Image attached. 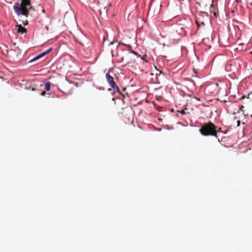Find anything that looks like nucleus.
Listing matches in <instances>:
<instances>
[{
  "instance_id": "nucleus-12",
  "label": "nucleus",
  "mask_w": 252,
  "mask_h": 252,
  "mask_svg": "<svg viewBox=\"0 0 252 252\" xmlns=\"http://www.w3.org/2000/svg\"><path fill=\"white\" fill-rule=\"evenodd\" d=\"M46 94V92L45 91H43L41 93V95H43V96H44Z\"/></svg>"
},
{
  "instance_id": "nucleus-19",
  "label": "nucleus",
  "mask_w": 252,
  "mask_h": 252,
  "mask_svg": "<svg viewBox=\"0 0 252 252\" xmlns=\"http://www.w3.org/2000/svg\"><path fill=\"white\" fill-rule=\"evenodd\" d=\"M237 123H238V126H239L240 125V121H238L237 122Z\"/></svg>"
},
{
  "instance_id": "nucleus-7",
  "label": "nucleus",
  "mask_w": 252,
  "mask_h": 252,
  "mask_svg": "<svg viewBox=\"0 0 252 252\" xmlns=\"http://www.w3.org/2000/svg\"><path fill=\"white\" fill-rule=\"evenodd\" d=\"M196 23L198 27H200L201 25H203V26L205 25L204 22H203V21L201 22V21H199V18H196Z\"/></svg>"
},
{
  "instance_id": "nucleus-20",
  "label": "nucleus",
  "mask_w": 252,
  "mask_h": 252,
  "mask_svg": "<svg viewBox=\"0 0 252 252\" xmlns=\"http://www.w3.org/2000/svg\"><path fill=\"white\" fill-rule=\"evenodd\" d=\"M45 29H46V30H48V27H45Z\"/></svg>"
},
{
  "instance_id": "nucleus-3",
  "label": "nucleus",
  "mask_w": 252,
  "mask_h": 252,
  "mask_svg": "<svg viewBox=\"0 0 252 252\" xmlns=\"http://www.w3.org/2000/svg\"><path fill=\"white\" fill-rule=\"evenodd\" d=\"M106 77L107 79V81L109 85L111 86L113 89L116 90L118 92H120L119 88L116 84L115 82L114 81V78L112 76L110 75L108 72H107L106 74Z\"/></svg>"
},
{
  "instance_id": "nucleus-22",
  "label": "nucleus",
  "mask_w": 252,
  "mask_h": 252,
  "mask_svg": "<svg viewBox=\"0 0 252 252\" xmlns=\"http://www.w3.org/2000/svg\"><path fill=\"white\" fill-rule=\"evenodd\" d=\"M32 91H34V89L33 88L32 89Z\"/></svg>"
},
{
  "instance_id": "nucleus-9",
  "label": "nucleus",
  "mask_w": 252,
  "mask_h": 252,
  "mask_svg": "<svg viewBox=\"0 0 252 252\" xmlns=\"http://www.w3.org/2000/svg\"><path fill=\"white\" fill-rule=\"evenodd\" d=\"M210 11L211 12H213V11H215V7L213 4L211 5V6L210 7Z\"/></svg>"
},
{
  "instance_id": "nucleus-21",
  "label": "nucleus",
  "mask_w": 252,
  "mask_h": 252,
  "mask_svg": "<svg viewBox=\"0 0 252 252\" xmlns=\"http://www.w3.org/2000/svg\"><path fill=\"white\" fill-rule=\"evenodd\" d=\"M236 1L238 2L239 1V0H236Z\"/></svg>"
},
{
  "instance_id": "nucleus-4",
  "label": "nucleus",
  "mask_w": 252,
  "mask_h": 252,
  "mask_svg": "<svg viewBox=\"0 0 252 252\" xmlns=\"http://www.w3.org/2000/svg\"><path fill=\"white\" fill-rule=\"evenodd\" d=\"M52 51V48H50L48 49V50H46L44 52L41 53L40 55H37V56L35 57L33 59H32V60H31L30 61V62H35V61L38 60L41 58L45 56L47 54L50 53Z\"/></svg>"
},
{
  "instance_id": "nucleus-1",
  "label": "nucleus",
  "mask_w": 252,
  "mask_h": 252,
  "mask_svg": "<svg viewBox=\"0 0 252 252\" xmlns=\"http://www.w3.org/2000/svg\"><path fill=\"white\" fill-rule=\"evenodd\" d=\"M199 131L203 136H214L218 138L217 127L210 121L207 123H204Z\"/></svg>"
},
{
  "instance_id": "nucleus-17",
  "label": "nucleus",
  "mask_w": 252,
  "mask_h": 252,
  "mask_svg": "<svg viewBox=\"0 0 252 252\" xmlns=\"http://www.w3.org/2000/svg\"><path fill=\"white\" fill-rule=\"evenodd\" d=\"M245 98V95H243V96H241V97H240V99H244Z\"/></svg>"
},
{
  "instance_id": "nucleus-18",
  "label": "nucleus",
  "mask_w": 252,
  "mask_h": 252,
  "mask_svg": "<svg viewBox=\"0 0 252 252\" xmlns=\"http://www.w3.org/2000/svg\"><path fill=\"white\" fill-rule=\"evenodd\" d=\"M131 52L133 53V54H136V52L133 51H132Z\"/></svg>"
},
{
  "instance_id": "nucleus-8",
  "label": "nucleus",
  "mask_w": 252,
  "mask_h": 252,
  "mask_svg": "<svg viewBox=\"0 0 252 252\" xmlns=\"http://www.w3.org/2000/svg\"><path fill=\"white\" fill-rule=\"evenodd\" d=\"M17 32H27V31H26V29L25 28L23 27L21 25H19L18 27Z\"/></svg>"
},
{
  "instance_id": "nucleus-2",
  "label": "nucleus",
  "mask_w": 252,
  "mask_h": 252,
  "mask_svg": "<svg viewBox=\"0 0 252 252\" xmlns=\"http://www.w3.org/2000/svg\"><path fill=\"white\" fill-rule=\"evenodd\" d=\"M13 9L18 15H22L27 17L29 14L28 10L18 2L14 4Z\"/></svg>"
},
{
  "instance_id": "nucleus-14",
  "label": "nucleus",
  "mask_w": 252,
  "mask_h": 252,
  "mask_svg": "<svg viewBox=\"0 0 252 252\" xmlns=\"http://www.w3.org/2000/svg\"><path fill=\"white\" fill-rule=\"evenodd\" d=\"M221 131V128H217V133Z\"/></svg>"
},
{
  "instance_id": "nucleus-10",
  "label": "nucleus",
  "mask_w": 252,
  "mask_h": 252,
  "mask_svg": "<svg viewBox=\"0 0 252 252\" xmlns=\"http://www.w3.org/2000/svg\"><path fill=\"white\" fill-rule=\"evenodd\" d=\"M200 15L202 16V17L206 16L207 18H208V15L207 13L204 12H202L201 13Z\"/></svg>"
},
{
  "instance_id": "nucleus-15",
  "label": "nucleus",
  "mask_w": 252,
  "mask_h": 252,
  "mask_svg": "<svg viewBox=\"0 0 252 252\" xmlns=\"http://www.w3.org/2000/svg\"><path fill=\"white\" fill-rule=\"evenodd\" d=\"M181 113L182 114H186V112H185V110H182Z\"/></svg>"
},
{
  "instance_id": "nucleus-11",
  "label": "nucleus",
  "mask_w": 252,
  "mask_h": 252,
  "mask_svg": "<svg viewBox=\"0 0 252 252\" xmlns=\"http://www.w3.org/2000/svg\"><path fill=\"white\" fill-rule=\"evenodd\" d=\"M244 107L243 106V105H241L240 107H239V109L240 110H241V111H243V109H244Z\"/></svg>"
},
{
  "instance_id": "nucleus-6",
  "label": "nucleus",
  "mask_w": 252,
  "mask_h": 252,
  "mask_svg": "<svg viewBox=\"0 0 252 252\" xmlns=\"http://www.w3.org/2000/svg\"><path fill=\"white\" fill-rule=\"evenodd\" d=\"M51 88V83L50 82H47L45 84V89L47 91H49Z\"/></svg>"
},
{
  "instance_id": "nucleus-5",
  "label": "nucleus",
  "mask_w": 252,
  "mask_h": 252,
  "mask_svg": "<svg viewBox=\"0 0 252 252\" xmlns=\"http://www.w3.org/2000/svg\"><path fill=\"white\" fill-rule=\"evenodd\" d=\"M21 5L28 10V8H32L30 0H22Z\"/></svg>"
},
{
  "instance_id": "nucleus-13",
  "label": "nucleus",
  "mask_w": 252,
  "mask_h": 252,
  "mask_svg": "<svg viewBox=\"0 0 252 252\" xmlns=\"http://www.w3.org/2000/svg\"><path fill=\"white\" fill-rule=\"evenodd\" d=\"M213 13L214 17H217V14L215 11H213Z\"/></svg>"
},
{
  "instance_id": "nucleus-16",
  "label": "nucleus",
  "mask_w": 252,
  "mask_h": 252,
  "mask_svg": "<svg viewBox=\"0 0 252 252\" xmlns=\"http://www.w3.org/2000/svg\"><path fill=\"white\" fill-rule=\"evenodd\" d=\"M23 24L25 26L28 25V21H26L25 23H23Z\"/></svg>"
}]
</instances>
